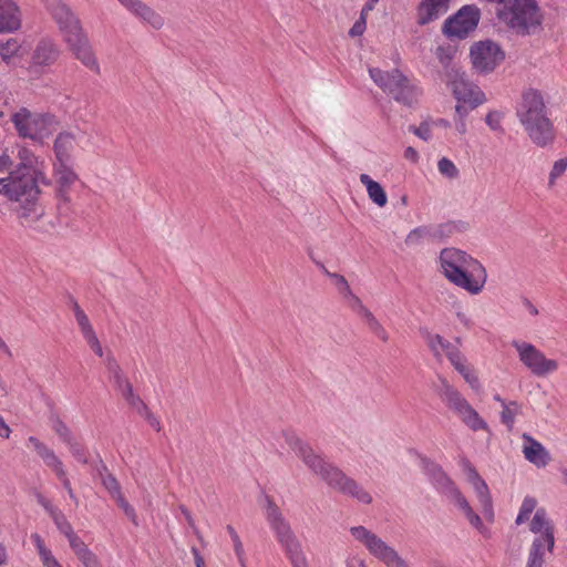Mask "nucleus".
I'll use <instances>...</instances> for the list:
<instances>
[{"label":"nucleus","mask_w":567,"mask_h":567,"mask_svg":"<svg viewBox=\"0 0 567 567\" xmlns=\"http://www.w3.org/2000/svg\"><path fill=\"white\" fill-rule=\"evenodd\" d=\"M360 182L365 186L369 198L379 207H384L388 197L382 186L373 181L368 174L360 175Z\"/></svg>","instance_id":"cd10ccee"},{"label":"nucleus","mask_w":567,"mask_h":567,"mask_svg":"<svg viewBox=\"0 0 567 567\" xmlns=\"http://www.w3.org/2000/svg\"><path fill=\"white\" fill-rule=\"evenodd\" d=\"M523 440L524 457L537 467H545L549 463L550 456L544 445L527 434L523 435Z\"/></svg>","instance_id":"4be33fe9"},{"label":"nucleus","mask_w":567,"mask_h":567,"mask_svg":"<svg viewBox=\"0 0 567 567\" xmlns=\"http://www.w3.org/2000/svg\"><path fill=\"white\" fill-rule=\"evenodd\" d=\"M20 49V44L16 39H10L7 42L0 43V56L4 62H9V60L18 54Z\"/></svg>","instance_id":"a19ab883"},{"label":"nucleus","mask_w":567,"mask_h":567,"mask_svg":"<svg viewBox=\"0 0 567 567\" xmlns=\"http://www.w3.org/2000/svg\"><path fill=\"white\" fill-rule=\"evenodd\" d=\"M70 301H71V305H72V310L74 312V317L76 319L78 324L80 326V324L85 323L86 321H89L87 316L82 310V308L79 306L78 301L73 297H70Z\"/></svg>","instance_id":"5fc2aeb1"},{"label":"nucleus","mask_w":567,"mask_h":567,"mask_svg":"<svg viewBox=\"0 0 567 567\" xmlns=\"http://www.w3.org/2000/svg\"><path fill=\"white\" fill-rule=\"evenodd\" d=\"M59 55L58 45L50 39H42L33 51L32 60L38 65H51L58 60Z\"/></svg>","instance_id":"a878e982"},{"label":"nucleus","mask_w":567,"mask_h":567,"mask_svg":"<svg viewBox=\"0 0 567 567\" xmlns=\"http://www.w3.org/2000/svg\"><path fill=\"white\" fill-rule=\"evenodd\" d=\"M369 74L380 89L404 104L411 105L420 94L419 87L412 84L399 70L391 71L388 82L382 81L380 69L378 68H370Z\"/></svg>","instance_id":"9b49d317"},{"label":"nucleus","mask_w":567,"mask_h":567,"mask_svg":"<svg viewBox=\"0 0 567 567\" xmlns=\"http://www.w3.org/2000/svg\"><path fill=\"white\" fill-rule=\"evenodd\" d=\"M74 135L70 132H61L55 137L53 150L58 165L71 164V152L73 150Z\"/></svg>","instance_id":"bb28decb"},{"label":"nucleus","mask_w":567,"mask_h":567,"mask_svg":"<svg viewBox=\"0 0 567 567\" xmlns=\"http://www.w3.org/2000/svg\"><path fill=\"white\" fill-rule=\"evenodd\" d=\"M437 169L440 174L451 179L456 178L460 174L456 165L447 157H442L437 162Z\"/></svg>","instance_id":"ea45409f"},{"label":"nucleus","mask_w":567,"mask_h":567,"mask_svg":"<svg viewBox=\"0 0 567 567\" xmlns=\"http://www.w3.org/2000/svg\"><path fill=\"white\" fill-rule=\"evenodd\" d=\"M113 499L116 502L117 506L123 509L125 515L134 523H136V514L135 509L128 504V502L125 499L123 493L121 492L116 496L113 497Z\"/></svg>","instance_id":"09e8293b"},{"label":"nucleus","mask_w":567,"mask_h":567,"mask_svg":"<svg viewBox=\"0 0 567 567\" xmlns=\"http://www.w3.org/2000/svg\"><path fill=\"white\" fill-rule=\"evenodd\" d=\"M447 359L462 377L468 372V370H471V367L466 364L465 358L458 349H456L454 352H450Z\"/></svg>","instance_id":"37998d69"},{"label":"nucleus","mask_w":567,"mask_h":567,"mask_svg":"<svg viewBox=\"0 0 567 567\" xmlns=\"http://www.w3.org/2000/svg\"><path fill=\"white\" fill-rule=\"evenodd\" d=\"M144 417L155 431H161V423L157 420V417L151 412V410L144 415Z\"/></svg>","instance_id":"69168bd1"},{"label":"nucleus","mask_w":567,"mask_h":567,"mask_svg":"<svg viewBox=\"0 0 567 567\" xmlns=\"http://www.w3.org/2000/svg\"><path fill=\"white\" fill-rule=\"evenodd\" d=\"M68 446L78 462L87 464L86 449L81 443L73 440L72 443L68 444Z\"/></svg>","instance_id":"8fccbe9b"},{"label":"nucleus","mask_w":567,"mask_h":567,"mask_svg":"<svg viewBox=\"0 0 567 567\" xmlns=\"http://www.w3.org/2000/svg\"><path fill=\"white\" fill-rule=\"evenodd\" d=\"M45 7L62 32L63 39L73 56L90 70L99 73V63L83 31L80 19L62 0H45Z\"/></svg>","instance_id":"7ed1b4c3"},{"label":"nucleus","mask_w":567,"mask_h":567,"mask_svg":"<svg viewBox=\"0 0 567 567\" xmlns=\"http://www.w3.org/2000/svg\"><path fill=\"white\" fill-rule=\"evenodd\" d=\"M529 530L535 534L532 543H539L547 549L555 547V525L544 507L536 509L529 522Z\"/></svg>","instance_id":"dca6fc26"},{"label":"nucleus","mask_w":567,"mask_h":567,"mask_svg":"<svg viewBox=\"0 0 567 567\" xmlns=\"http://www.w3.org/2000/svg\"><path fill=\"white\" fill-rule=\"evenodd\" d=\"M404 158L412 163H416L419 161V153L414 147L408 146L404 150Z\"/></svg>","instance_id":"338daca9"},{"label":"nucleus","mask_w":567,"mask_h":567,"mask_svg":"<svg viewBox=\"0 0 567 567\" xmlns=\"http://www.w3.org/2000/svg\"><path fill=\"white\" fill-rule=\"evenodd\" d=\"M52 430L56 433L60 440L65 443H72L74 440L69 426L55 414L50 416Z\"/></svg>","instance_id":"72a5a7b5"},{"label":"nucleus","mask_w":567,"mask_h":567,"mask_svg":"<svg viewBox=\"0 0 567 567\" xmlns=\"http://www.w3.org/2000/svg\"><path fill=\"white\" fill-rule=\"evenodd\" d=\"M79 327H80L81 332H82V334H83L85 340H89V339H91V338L96 336L95 331L93 330V328H92V326L90 323V320L86 321L85 323L80 324Z\"/></svg>","instance_id":"e2e57ef3"},{"label":"nucleus","mask_w":567,"mask_h":567,"mask_svg":"<svg viewBox=\"0 0 567 567\" xmlns=\"http://www.w3.org/2000/svg\"><path fill=\"white\" fill-rule=\"evenodd\" d=\"M567 169V157L556 161L549 173L548 185L551 187L556 184V181L564 175Z\"/></svg>","instance_id":"49530a36"},{"label":"nucleus","mask_w":567,"mask_h":567,"mask_svg":"<svg viewBox=\"0 0 567 567\" xmlns=\"http://www.w3.org/2000/svg\"><path fill=\"white\" fill-rule=\"evenodd\" d=\"M30 178H35V189L38 190V196L40 195L41 190L39 188V183H42L44 185H50V181L45 177L44 173L39 168V166L30 173Z\"/></svg>","instance_id":"4d7b16f0"},{"label":"nucleus","mask_w":567,"mask_h":567,"mask_svg":"<svg viewBox=\"0 0 567 567\" xmlns=\"http://www.w3.org/2000/svg\"><path fill=\"white\" fill-rule=\"evenodd\" d=\"M266 519L271 530L275 533L276 539L282 547L290 564L292 567H309L301 544L293 534L290 524L284 517L280 508L269 497H266Z\"/></svg>","instance_id":"423d86ee"},{"label":"nucleus","mask_w":567,"mask_h":567,"mask_svg":"<svg viewBox=\"0 0 567 567\" xmlns=\"http://www.w3.org/2000/svg\"><path fill=\"white\" fill-rule=\"evenodd\" d=\"M537 504L538 502L535 497L526 496L522 502L517 517L515 519L516 525H522L529 520L530 515L538 508Z\"/></svg>","instance_id":"473e14b6"},{"label":"nucleus","mask_w":567,"mask_h":567,"mask_svg":"<svg viewBox=\"0 0 567 567\" xmlns=\"http://www.w3.org/2000/svg\"><path fill=\"white\" fill-rule=\"evenodd\" d=\"M465 471L467 481L472 484L476 493L484 517L492 523L494 520V509L492 496L486 482L480 476L473 466L466 465Z\"/></svg>","instance_id":"f3484780"},{"label":"nucleus","mask_w":567,"mask_h":567,"mask_svg":"<svg viewBox=\"0 0 567 567\" xmlns=\"http://www.w3.org/2000/svg\"><path fill=\"white\" fill-rule=\"evenodd\" d=\"M517 116L530 140L538 146H546L554 140L553 123L546 115L544 100L538 91L524 92Z\"/></svg>","instance_id":"20e7f679"},{"label":"nucleus","mask_w":567,"mask_h":567,"mask_svg":"<svg viewBox=\"0 0 567 567\" xmlns=\"http://www.w3.org/2000/svg\"><path fill=\"white\" fill-rule=\"evenodd\" d=\"M442 477L450 486L452 502L463 512L468 523L473 527H475L481 534L485 535L487 533V528L483 525L481 517L472 509L466 498L454 486V484L444 475H442Z\"/></svg>","instance_id":"aec40b11"},{"label":"nucleus","mask_w":567,"mask_h":567,"mask_svg":"<svg viewBox=\"0 0 567 567\" xmlns=\"http://www.w3.org/2000/svg\"><path fill=\"white\" fill-rule=\"evenodd\" d=\"M351 310L361 319L369 331H371L378 339H380L382 342H386L389 340V333L386 330L373 316V313L363 306L362 301L352 307Z\"/></svg>","instance_id":"b1692460"},{"label":"nucleus","mask_w":567,"mask_h":567,"mask_svg":"<svg viewBox=\"0 0 567 567\" xmlns=\"http://www.w3.org/2000/svg\"><path fill=\"white\" fill-rule=\"evenodd\" d=\"M365 25H367L365 17H363V14H361L360 19L358 21H355V23L350 29V32H349L350 35L351 37L361 35L365 30Z\"/></svg>","instance_id":"13d9d810"},{"label":"nucleus","mask_w":567,"mask_h":567,"mask_svg":"<svg viewBox=\"0 0 567 567\" xmlns=\"http://www.w3.org/2000/svg\"><path fill=\"white\" fill-rule=\"evenodd\" d=\"M430 235V229L427 227H416L406 235L405 244L409 246H415L420 244L422 239L429 237Z\"/></svg>","instance_id":"c03bdc74"},{"label":"nucleus","mask_w":567,"mask_h":567,"mask_svg":"<svg viewBox=\"0 0 567 567\" xmlns=\"http://www.w3.org/2000/svg\"><path fill=\"white\" fill-rule=\"evenodd\" d=\"M473 66L480 72L493 71L503 60L504 52L491 40L481 41L471 48Z\"/></svg>","instance_id":"2eb2a0df"},{"label":"nucleus","mask_w":567,"mask_h":567,"mask_svg":"<svg viewBox=\"0 0 567 567\" xmlns=\"http://www.w3.org/2000/svg\"><path fill=\"white\" fill-rule=\"evenodd\" d=\"M437 265L439 270L449 282L472 296L480 295L486 285V268L464 250L455 247L442 249Z\"/></svg>","instance_id":"f03ea898"},{"label":"nucleus","mask_w":567,"mask_h":567,"mask_svg":"<svg viewBox=\"0 0 567 567\" xmlns=\"http://www.w3.org/2000/svg\"><path fill=\"white\" fill-rule=\"evenodd\" d=\"M80 560L85 567H101L96 555L92 551H90L89 555H85L82 558H80Z\"/></svg>","instance_id":"680f3d73"},{"label":"nucleus","mask_w":567,"mask_h":567,"mask_svg":"<svg viewBox=\"0 0 567 567\" xmlns=\"http://www.w3.org/2000/svg\"><path fill=\"white\" fill-rule=\"evenodd\" d=\"M68 540L70 543V547L72 548V550L74 551L79 559L85 555H89V553L91 551L87 548L86 544L75 533L69 535Z\"/></svg>","instance_id":"79ce46f5"},{"label":"nucleus","mask_w":567,"mask_h":567,"mask_svg":"<svg viewBox=\"0 0 567 567\" xmlns=\"http://www.w3.org/2000/svg\"><path fill=\"white\" fill-rule=\"evenodd\" d=\"M450 0H422L416 8V21L426 25L439 19L449 9Z\"/></svg>","instance_id":"6ab92c4d"},{"label":"nucleus","mask_w":567,"mask_h":567,"mask_svg":"<svg viewBox=\"0 0 567 567\" xmlns=\"http://www.w3.org/2000/svg\"><path fill=\"white\" fill-rule=\"evenodd\" d=\"M55 174H56V187H55V197L59 199L58 210L62 214L63 206L70 203V198L68 196L69 189L71 185L78 179V175L72 171L70 164L68 165H55Z\"/></svg>","instance_id":"a211bd4d"},{"label":"nucleus","mask_w":567,"mask_h":567,"mask_svg":"<svg viewBox=\"0 0 567 567\" xmlns=\"http://www.w3.org/2000/svg\"><path fill=\"white\" fill-rule=\"evenodd\" d=\"M134 408L136 409L137 413L142 416H144L150 411L147 404L140 396H136Z\"/></svg>","instance_id":"774afa93"},{"label":"nucleus","mask_w":567,"mask_h":567,"mask_svg":"<svg viewBox=\"0 0 567 567\" xmlns=\"http://www.w3.org/2000/svg\"><path fill=\"white\" fill-rule=\"evenodd\" d=\"M481 19V10L475 4L463 6L453 17H450L443 25V32L450 38H466L474 31Z\"/></svg>","instance_id":"ddd939ff"},{"label":"nucleus","mask_w":567,"mask_h":567,"mask_svg":"<svg viewBox=\"0 0 567 567\" xmlns=\"http://www.w3.org/2000/svg\"><path fill=\"white\" fill-rule=\"evenodd\" d=\"M351 310L361 319L369 331H371L378 339H380L382 342H386L389 340V333L386 330L373 316V313L363 306L362 301L352 307Z\"/></svg>","instance_id":"393cba45"},{"label":"nucleus","mask_w":567,"mask_h":567,"mask_svg":"<svg viewBox=\"0 0 567 567\" xmlns=\"http://www.w3.org/2000/svg\"><path fill=\"white\" fill-rule=\"evenodd\" d=\"M102 483L112 498L122 492L118 481L110 473L102 477Z\"/></svg>","instance_id":"de8ad7c7"},{"label":"nucleus","mask_w":567,"mask_h":567,"mask_svg":"<svg viewBox=\"0 0 567 567\" xmlns=\"http://www.w3.org/2000/svg\"><path fill=\"white\" fill-rule=\"evenodd\" d=\"M134 3L135 6L131 10L134 14L150 23L155 29H159L163 25V18L158 13H156L152 8H150L141 0Z\"/></svg>","instance_id":"c85d7f7f"},{"label":"nucleus","mask_w":567,"mask_h":567,"mask_svg":"<svg viewBox=\"0 0 567 567\" xmlns=\"http://www.w3.org/2000/svg\"><path fill=\"white\" fill-rule=\"evenodd\" d=\"M463 378L470 384V386L472 389L480 390L481 383H480L478 377L472 368H471V370H468V372H466L463 375Z\"/></svg>","instance_id":"bf43d9fd"},{"label":"nucleus","mask_w":567,"mask_h":567,"mask_svg":"<svg viewBox=\"0 0 567 567\" xmlns=\"http://www.w3.org/2000/svg\"><path fill=\"white\" fill-rule=\"evenodd\" d=\"M11 122L20 137L30 138L41 145L60 125L54 114L31 112L27 107H21L13 113Z\"/></svg>","instance_id":"6e6552de"},{"label":"nucleus","mask_w":567,"mask_h":567,"mask_svg":"<svg viewBox=\"0 0 567 567\" xmlns=\"http://www.w3.org/2000/svg\"><path fill=\"white\" fill-rule=\"evenodd\" d=\"M20 159L16 169L10 172L14 181L21 182L24 185V193L27 195V204L23 207L17 204V217L27 221H37L44 215V209L38 203V190L35 189V178H30V173L33 172L39 164L38 157L27 147H20L18 151Z\"/></svg>","instance_id":"39448f33"},{"label":"nucleus","mask_w":567,"mask_h":567,"mask_svg":"<svg viewBox=\"0 0 567 567\" xmlns=\"http://www.w3.org/2000/svg\"><path fill=\"white\" fill-rule=\"evenodd\" d=\"M449 85L457 101L456 104H463L470 110H474L487 101L481 87L467 80L463 73L455 72L451 76Z\"/></svg>","instance_id":"4468645a"},{"label":"nucleus","mask_w":567,"mask_h":567,"mask_svg":"<svg viewBox=\"0 0 567 567\" xmlns=\"http://www.w3.org/2000/svg\"><path fill=\"white\" fill-rule=\"evenodd\" d=\"M21 27V13L12 0H0V33L13 32Z\"/></svg>","instance_id":"412c9836"},{"label":"nucleus","mask_w":567,"mask_h":567,"mask_svg":"<svg viewBox=\"0 0 567 567\" xmlns=\"http://www.w3.org/2000/svg\"><path fill=\"white\" fill-rule=\"evenodd\" d=\"M284 437L288 446L296 452L302 462L330 487L341 493L349 494L363 504H370L372 502V496L360 487L355 481L348 477L340 468L315 453L312 447L293 432H284Z\"/></svg>","instance_id":"f257e3e1"},{"label":"nucleus","mask_w":567,"mask_h":567,"mask_svg":"<svg viewBox=\"0 0 567 567\" xmlns=\"http://www.w3.org/2000/svg\"><path fill=\"white\" fill-rule=\"evenodd\" d=\"M505 117V113L501 110H489L485 116V123L488 128L493 132L503 133V120Z\"/></svg>","instance_id":"e433bc0d"},{"label":"nucleus","mask_w":567,"mask_h":567,"mask_svg":"<svg viewBox=\"0 0 567 567\" xmlns=\"http://www.w3.org/2000/svg\"><path fill=\"white\" fill-rule=\"evenodd\" d=\"M553 549H547L539 543H532L528 549V557L526 567H543L545 563V555L551 553Z\"/></svg>","instance_id":"2f4dec72"},{"label":"nucleus","mask_w":567,"mask_h":567,"mask_svg":"<svg viewBox=\"0 0 567 567\" xmlns=\"http://www.w3.org/2000/svg\"><path fill=\"white\" fill-rule=\"evenodd\" d=\"M427 343H429L430 349L434 353V355L436 358H439V359L441 357H443V355L449 358V353L450 352H454L457 349L451 342H449L447 340L443 339L439 334L431 336L429 338Z\"/></svg>","instance_id":"7c9ffc66"},{"label":"nucleus","mask_w":567,"mask_h":567,"mask_svg":"<svg viewBox=\"0 0 567 567\" xmlns=\"http://www.w3.org/2000/svg\"><path fill=\"white\" fill-rule=\"evenodd\" d=\"M107 370L112 374V379L116 389H122L123 383L127 380L122 373V369L113 357L107 358Z\"/></svg>","instance_id":"58836bf2"},{"label":"nucleus","mask_w":567,"mask_h":567,"mask_svg":"<svg viewBox=\"0 0 567 567\" xmlns=\"http://www.w3.org/2000/svg\"><path fill=\"white\" fill-rule=\"evenodd\" d=\"M35 497L37 502L49 513L50 516L58 509L41 493H37Z\"/></svg>","instance_id":"052dcab7"},{"label":"nucleus","mask_w":567,"mask_h":567,"mask_svg":"<svg viewBox=\"0 0 567 567\" xmlns=\"http://www.w3.org/2000/svg\"><path fill=\"white\" fill-rule=\"evenodd\" d=\"M227 532L230 536V539L233 542V546H234V551H235V555L238 559V563L240 565V567H247V559H246V555H245V549H244V545L240 540V537L239 535L237 534V532L234 529L233 526L228 525L227 526Z\"/></svg>","instance_id":"c9c22d12"},{"label":"nucleus","mask_w":567,"mask_h":567,"mask_svg":"<svg viewBox=\"0 0 567 567\" xmlns=\"http://www.w3.org/2000/svg\"><path fill=\"white\" fill-rule=\"evenodd\" d=\"M24 185L21 182L14 181L9 174L8 178H0V194H3L10 202L11 212L17 214V204H21L23 207L27 204Z\"/></svg>","instance_id":"5701e85b"},{"label":"nucleus","mask_w":567,"mask_h":567,"mask_svg":"<svg viewBox=\"0 0 567 567\" xmlns=\"http://www.w3.org/2000/svg\"><path fill=\"white\" fill-rule=\"evenodd\" d=\"M350 533L357 542L365 547L371 556L386 567H410L392 546L364 526L351 527Z\"/></svg>","instance_id":"1a4fd4ad"},{"label":"nucleus","mask_w":567,"mask_h":567,"mask_svg":"<svg viewBox=\"0 0 567 567\" xmlns=\"http://www.w3.org/2000/svg\"><path fill=\"white\" fill-rule=\"evenodd\" d=\"M513 347L516 349L520 362L534 375L545 377L557 371L558 362L546 358L535 346L523 341H515L513 342Z\"/></svg>","instance_id":"f8f14e48"},{"label":"nucleus","mask_w":567,"mask_h":567,"mask_svg":"<svg viewBox=\"0 0 567 567\" xmlns=\"http://www.w3.org/2000/svg\"><path fill=\"white\" fill-rule=\"evenodd\" d=\"M43 462L45 463V465L48 467H51L55 475L58 477H62L64 476V468H63V464L61 462V460L55 455V453L53 452L52 454H50L49 456H47L45 458H43Z\"/></svg>","instance_id":"3c124183"},{"label":"nucleus","mask_w":567,"mask_h":567,"mask_svg":"<svg viewBox=\"0 0 567 567\" xmlns=\"http://www.w3.org/2000/svg\"><path fill=\"white\" fill-rule=\"evenodd\" d=\"M29 442L33 445L35 452L42 460L54 452L34 436H30Z\"/></svg>","instance_id":"603ef678"},{"label":"nucleus","mask_w":567,"mask_h":567,"mask_svg":"<svg viewBox=\"0 0 567 567\" xmlns=\"http://www.w3.org/2000/svg\"><path fill=\"white\" fill-rule=\"evenodd\" d=\"M470 113V109L467 106H464L463 104H456L455 105V113H454V126L458 134L465 135L467 133V116Z\"/></svg>","instance_id":"f704fd0d"},{"label":"nucleus","mask_w":567,"mask_h":567,"mask_svg":"<svg viewBox=\"0 0 567 567\" xmlns=\"http://www.w3.org/2000/svg\"><path fill=\"white\" fill-rule=\"evenodd\" d=\"M503 411L501 413L502 422L508 427L512 429L515 422V416L518 414L519 406L516 402L506 403L502 401Z\"/></svg>","instance_id":"4c0bfd02"},{"label":"nucleus","mask_w":567,"mask_h":567,"mask_svg":"<svg viewBox=\"0 0 567 567\" xmlns=\"http://www.w3.org/2000/svg\"><path fill=\"white\" fill-rule=\"evenodd\" d=\"M440 396L443 402L453 410L462 422L473 431H487V423L467 400L445 379L441 380Z\"/></svg>","instance_id":"9d476101"},{"label":"nucleus","mask_w":567,"mask_h":567,"mask_svg":"<svg viewBox=\"0 0 567 567\" xmlns=\"http://www.w3.org/2000/svg\"><path fill=\"white\" fill-rule=\"evenodd\" d=\"M51 518L53 519L54 524L56 525L58 529L65 535L66 537L71 535L73 532V528L71 524L66 520L65 515L60 511L56 509L52 515Z\"/></svg>","instance_id":"a18cd8bd"},{"label":"nucleus","mask_w":567,"mask_h":567,"mask_svg":"<svg viewBox=\"0 0 567 567\" xmlns=\"http://www.w3.org/2000/svg\"><path fill=\"white\" fill-rule=\"evenodd\" d=\"M331 278L334 280V285L339 293L350 309L361 301L360 298L352 292L347 279L343 276L332 274Z\"/></svg>","instance_id":"c756f323"},{"label":"nucleus","mask_w":567,"mask_h":567,"mask_svg":"<svg viewBox=\"0 0 567 567\" xmlns=\"http://www.w3.org/2000/svg\"><path fill=\"white\" fill-rule=\"evenodd\" d=\"M122 391V394L124 396V399L127 401V403L131 405V406H135V401H136V396L133 392V386L132 384L130 383L128 380H126L124 383H123V388L120 389Z\"/></svg>","instance_id":"6e6d98bb"},{"label":"nucleus","mask_w":567,"mask_h":567,"mask_svg":"<svg viewBox=\"0 0 567 567\" xmlns=\"http://www.w3.org/2000/svg\"><path fill=\"white\" fill-rule=\"evenodd\" d=\"M497 19L511 29L528 33L540 24L542 16L535 0H497Z\"/></svg>","instance_id":"0eeeda50"},{"label":"nucleus","mask_w":567,"mask_h":567,"mask_svg":"<svg viewBox=\"0 0 567 567\" xmlns=\"http://www.w3.org/2000/svg\"><path fill=\"white\" fill-rule=\"evenodd\" d=\"M86 342L96 355H103V349L96 336L86 340Z\"/></svg>","instance_id":"0e129e2a"},{"label":"nucleus","mask_w":567,"mask_h":567,"mask_svg":"<svg viewBox=\"0 0 567 567\" xmlns=\"http://www.w3.org/2000/svg\"><path fill=\"white\" fill-rule=\"evenodd\" d=\"M411 131L420 138L429 141L432 137L431 124L423 122L417 127H411Z\"/></svg>","instance_id":"864d4df0"}]
</instances>
